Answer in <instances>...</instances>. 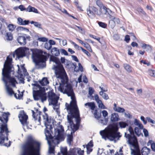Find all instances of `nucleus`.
Segmentation results:
<instances>
[{
    "instance_id": "nucleus-1",
    "label": "nucleus",
    "mask_w": 155,
    "mask_h": 155,
    "mask_svg": "<svg viewBox=\"0 0 155 155\" xmlns=\"http://www.w3.org/2000/svg\"><path fill=\"white\" fill-rule=\"evenodd\" d=\"M40 143L31 136H29L23 145V153L21 155H40Z\"/></svg>"
},
{
    "instance_id": "nucleus-2",
    "label": "nucleus",
    "mask_w": 155,
    "mask_h": 155,
    "mask_svg": "<svg viewBox=\"0 0 155 155\" xmlns=\"http://www.w3.org/2000/svg\"><path fill=\"white\" fill-rule=\"evenodd\" d=\"M116 131L114 130V127L112 125H110L107 128L103 130L100 131V134L102 138L105 140L107 139L112 141L115 139L117 140H119L122 135L120 133L118 132V128L117 125L115 126Z\"/></svg>"
},
{
    "instance_id": "nucleus-3",
    "label": "nucleus",
    "mask_w": 155,
    "mask_h": 155,
    "mask_svg": "<svg viewBox=\"0 0 155 155\" xmlns=\"http://www.w3.org/2000/svg\"><path fill=\"white\" fill-rule=\"evenodd\" d=\"M65 106L68 110H69L68 114L70 115H68L67 116L68 122L71 124L73 123L72 119L74 118L76 119V121L77 124L79 125L80 121V115L79 111L77 104L74 103L73 105L69 106L67 103L65 104Z\"/></svg>"
},
{
    "instance_id": "nucleus-4",
    "label": "nucleus",
    "mask_w": 155,
    "mask_h": 155,
    "mask_svg": "<svg viewBox=\"0 0 155 155\" xmlns=\"http://www.w3.org/2000/svg\"><path fill=\"white\" fill-rule=\"evenodd\" d=\"M53 61L57 64L53 68L55 71L56 77L57 78L60 79L61 83L64 84L68 81V77L63 66L59 59H57Z\"/></svg>"
},
{
    "instance_id": "nucleus-5",
    "label": "nucleus",
    "mask_w": 155,
    "mask_h": 155,
    "mask_svg": "<svg viewBox=\"0 0 155 155\" xmlns=\"http://www.w3.org/2000/svg\"><path fill=\"white\" fill-rule=\"evenodd\" d=\"M44 52L41 50H38L32 52V57L34 62L39 68H43L46 67V57L43 54ZM45 54V52H44Z\"/></svg>"
},
{
    "instance_id": "nucleus-6",
    "label": "nucleus",
    "mask_w": 155,
    "mask_h": 155,
    "mask_svg": "<svg viewBox=\"0 0 155 155\" xmlns=\"http://www.w3.org/2000/svg\"><path fill=\"white\" fill-rule=\"evenodd\" d=\"M68 82V81L65 83L64 84H63L61 83L63 85H64L65 84H66L64 86H59V88L60 91L64 94H67L68 97H71L72 101L71 102L70 104V105H69V106H72L73 105L74 103V102L76 104H77V103L72 87L70 84L67 83Z\"/></svg>"
},
{
    "instance_id": "nucleus-7",
    "label": "nucleus",
    "mask_w": 155,
    "mask_h": 155,
    "mask_svg": "<svg viewBox=\"0 0 155 155\" xmlns=\"http://www.w3.org/2000/svg\"><path fill=\"white\" fill-rule=\"evenodd\" d=\"M128 130L130 134L125 133L124 137L127 139V143L130 146L138 144L137 139L134 134V132L132 127L130 126Z\"/></svg>"
},
{
    "instance_id": "nucleus-8",
    "label": "nucleus",
    "mask_w": 155,
    "mask_h": 155,
    "mask_svg": "<svg viewBox=\"0 0 155 155\" xmlns=\"http://www.w3.org/2000/svg\"><path fill=\"white\" fill-rule=\"evenodd\" d=\"M13 70H8L4 71V68H3L2 70V80L3 81V79L6 78L9 80V83H11L13 86H15V82H17L14 77H12L10 75L11 72H12Z\"/></svg>"
},
{
    "instance_id": "nucleus-9",
    "label": "nucleus",
    "mask_w": 155,
    "mask_h": 155,
    "mask_svg": "<svg viewBox=\"0 0 155 155\" xmlns=\"http://www.w3.org/2000/svg\"><path fill=\"white\" fill-rule=\"evenodd\" d=\"M87 14L89 17L91 18H94L96 14L98 15H100L102 14L101 11L98 10L97 8L94 6H89V8L87 9Z\"/></svg>"
},
{
    "instance_id": "nucleus-10",
    "label": "nucleus",
    "mask_w": 155,
    "mask_h": 155,
    "mask_svg": "<svg viewBox=\"0 0 155 155\" xmlns=\"http://www.w3.org/2000/svg\"><path fill=\"white\" fill-rule=\"evenodd\" d=\"M48 128L46 127L45 130V134L46 136V139L48 141L49 145H51V142L52 143L55 144L53 137L51 135V133H52V129L53 128L50 129V127L48 126Z\"/></svg>"
},
{
    "instance_id": "nucleus-11",
    "label": "nucleus",
    "mask_w": 155,
    "mask_h": 155,
    "mask_svg": "<svg viewBox=\"0 0 155 155\" xmlns=\"http://www.w3.org/2000/svg\"><path fill=\"white\" fill-rule=\"evenodd\" d=\"M43 117L46 127L48 128L47 127L49 126L50 129L53 128L54 126L53 119L51 117L48 116L47 114L45 113V115H43Z\"/></svg>"
},
{
    "instance_id": "nucleus-12",
    "label": "nucleus",
    "mask_w": 155,
    "mask_h": 155,
    "mask_svg": "<svg viewBox=\"0 0 155 155\" xmlns=\"http://www.w3.org/2000/svg\"><path fill=\"white\" fill-rule=\"evenodd\" d=\"M18 117L20 122L23 125L27 124L28 116L26 114L23 110H21L20 111Z\"/></svg>"
},
{
    "instance_id": "nucleus-13",
    "label": "nucleus",
    "mask_w": 155,
    "mask_h": 155,
    "mask_svg": "<svg viewBox=\"0 0 155 155\" xmlns=\"http://www.w3.org/2000/svg\"><path fill=\"white\" fill-rule=\"evenodd\" d=\"M12 61V58L8 56L7 58V60L5 61L4 65V71L12 70L13 66L11 64Z\"/></svg>"
},
{
    "instance_id": "nucleus-14",
    "label": "nucleus",
    "mask_w": 155,
    "mask_h": 155,
    "mask_svg": "<svg viewBox=\"0 0 155 155\" xmlns=\"http://www.w3.org/2000/svg\"><path fill=\"white\" fill-rule=\"evenodd\" d=\"M13 56L15 57L16 55L18 58H22L26 55V53L25 50L23 48H19L15 50L13 54Z\"/></svg>"
},
{
    "instance_id": "nucleus-15",
    "label": "nucleus",
    "mask_w": 155,
    "mask_h": 155,
    "mask_svg": "<svg viewBox=\"0 0 155 155\" xmlns=\"http://www.w3.org/2000/svg\"><path fill=\"white\" fill-rule=\"evenodd\" d=\"M131 155H141L139 144L130 146Z\"/></svg>"
},
{
    "instance_id": "nucleus-16",
    "label": "nucleus",
    "mask_w": 155,
    "mask_h": 155,
    "mask_svg": "<svg viewBox=\"0 0 155 155\" xmlns=\"http://www.w3.org/2000/svg\"><path fill=\"white\" fill-rule=\"evenodd\" d=\"M35 97L36 98H38V100H34L35 101H38L39 100V97L41 98V101H45L47 100L46 94L45 92V90H43L36 94Z\"/></svg>"
},
{
    "instance_id": "nucleus-17",
    "label": "nucleus",
    "mask_w": 155,
    "mask_h": 155,
    "mask_svg": "<svg viewBox=\"0 0 155 155\" xmlns=\"http://www.w3.org/2000/svg\"><path fill=\"white\" fill-rule=\"evenodd\" d=\"M38 88H39V90H37L36 91L33 90V95L34 100H38V99L36 98V97L35 96V94L41 92L43 90H45V89L44 87H41L39 84H38L37 86L36 87Z\"/></svg>"
},
{
    "instance_id": "nucleus-18",
    "label": "nucleus",
    "mask_w": 155,
    "mask_h": 155,
    "mask_svg": "<svg viewBox=\"0 0 155 155\" xmlns=\"http://www.w3.org/2000/svg\"><path fill=\"white\" fill-rule=\"evenodd\" d=\"M3 81L5 83V86L6 87L7 91L8 94L11 95H12L13 94L14 92L13 91L12 88H10L8 85L7 81L5 80V79H3Z\"/></svg>"
},
{
    "instance_id": "nucleus-19",
    "label": "nucleus",
    "mask_w": 155,
    "mask_h": 155,
    "mask_svg": "<svg viewBox=\"0 0 155 155\" xmlns=\"http://www.w3.org/2000/svg\"><path fill=\"white\" fill-rule=\"evenodd\" d=\"M17 40L18 43L21 45H24L26 43V38L24 36H18L17 38Z\"/></svg>"
},
{
    "instance_id": "nucleus-20",
    "label": "nucleus",
    "mask_w": 155,
    "mask_h": 155,
    "mask_svg": "<svg viewBox=\"0 0 155 155\" xmlns=\"http://www.w3.org/2000/svg\"><path fill=\"white\" fill-rule=\"evenodd\" d=\"M29 21L28 20H23L21 18H18L17 19V23L19 25H26L28 24Z\"/></svg>"
},
{
    "instance_id": "nucleus-21",
    "label": "nucleus",
    "mask_w": 155,
    "mask_h": 155,
    "mask_svg": "<svg viewBox=\"0 0 155 155\" xmlns=\"http://www.w3.org/2000/svg\"><path fill=\"white\" fill-rule=\"evenodd\" d=\"M150 149L146 147H144L142 148L141 151L142 155H148L150 153Z\"/></svg>"
},
{
    "instance_id": "nucleus-22",
    "label": "nucleus",
    "mask_w": 155,
    "mask_h": 155,
    "mask_svg": "<svg viewBox=\"0 0 155 155\" xmlns=\"http://www.w3.org/2000/svg\"><path fill=\"white\" fill-rule=\"evenodd\" d=\"M58 97H57L50 100L51 102L50 103L51 105L53 106V108L54 110H55L56 107L58 106Z\"/></svg>"
},
{
    "instance_id": "nucleus-23",
    "label": "nucleus",
    "mask_w": 155,
    "mask_h": 155,
    "mask_svg": "<svg viewBox=\"0 0 155 155\" xmlns=\"http://www.w3.org/2000/svg\"><path fill=\"white\" fill-rule=\"evenodd\" d=\"M119 120V116L117 114L114 113L111 114L110 120L112 122L118 121Z\"/></svg>"
},
{
    "instance_id": "nucleus-24",
    "label": "nucleus",
    "mask_w": 155,
    "mask_h": 155,
    "mask_svg": "<svg viewBox=\"0 0 155 155\" xmlns=\"http://www.w3.org/2000/svg\"><path fill=\"white\" fill-rule=\"evenodd\" d=\"M39 82L42 86H45L49 83V82L47 78L45 77L43 78L41 80L39 81Z\"/></svg>"
},
{
    "instance_id": "nucleus-25",
    "label": "nucleus",
    "mask_w": 155,
    "mask_h": 155,
    "mask_svg": "<svg viewBox=\"0 0 155 155\" xmlns=\"http://www.w3.org/2000/svg\"><path fill=\"white\" fill-rule=\"evenodd\" d=\"M85 106H87L88 107L90 108V109L93 110H94L95 108V103L94 102H87L85 104Z\"/></svg>"
},
{
    "instance_id": "nucleus-26",
    "label": "nucleus",
    "mask_w": 155,
    "mask_h": 155,
    "mask_svg": "<svg viewBox=\"0 0 155 155\" xmlns=\"http://www.w3.org/2000/svg\"><path fill=\"white\" fill-rule=\"evenodd\" d=\"M51 52L53 55L56 56H58L60 54L59 51L57 48L54 47L52 48L51 50Z\"/></svg>"
},
{
    "instance_id": "nucleus-27",
    "label": "nucleus",
    "mask_w": 155,
    "mask_h": 155,
    "mask_svg": "<svg viewBox=\"0 0 155 155\" xmlns=\"http://www.w3.org/2000/svg\"><path fill=\"white\" fill-rule=\"evenodd\" d=\"M73 140V132H71V134L67 135V142L70 146Z\"/></svg>"
},
{
    "instance_id": "nucleus-28",
    "label": "nucleus",
    "mask_w": 155,
    "mask_h": 155,
    "mask_svg": "<svg viewBox=\"0 0 155 155\" xmlns=\"http://www.w3.org/2000/svg\"><path fill=\"white\" fill-rule=\"evenodd\" d=\"M48 97L50 100H51L57 97L56 96V94L53 92V91H51L48 92Z\"/></svg>"
},
{
    "instance_id": "nucleus-29",
    "label": "nucleus",
    "mask_w": 155,
    "mask_h": 155,
    "mask_svg": "<svg viewBox=\"0 0 155 155\" xmlns=\"http://www.w3.org/2000/svg\"><path fill=\"white\" fill-rule=\"evenodd\" d=\"M71 128L72 129L73 132V133H74L79 128V126L76 125L74 124L73 123L72 124H70Z\"/></svg>"
},
{
    "instance_id": "nucleus-30",
    "label": "nucleus",
    "mask_w": 155,
    "mask_h": 155,
    "mask_svg": "<svg viewBox=\"0 0 155 155\" xmlns=\"http://www.w3.org/2000/svg\"><path fill=\"white\" fill-rule=\"evenodd\" d=\"M31 24H33L35 27L38 28H39L42 29V28L41 27V25L39 22L34 21H31L30 22Z\"/></svg>"
},
{
    "instance_id": "nucleus-31",
    "label": "nucleus",
    "mask_w": 155,
    "mask_h": 155,
    "mask_svg": "<svg viewBox=\"0 0 155 155\" xmlns=\"http://www.w3.org/2000/svg\"><path fill=\"white\" fill-rule=\"evenodd\" d=\"M141 47L143 49H146V51H150L152 50V48L151 46L145 44H143Z\"/></svg>"
},
{
    "instance_id": "nucleus-32",
    "label": "nucleus",
    "mask_w": 155,
    "mask_h": 155,
    "mask_svg": "<svg viewBox=\"0 0 155 155\" xmlns=\"http://www.w3.org/2000/svg\"><path fill=\"white\" fill-rule=\"evenodd\" d=\"M63 138V135L62 134V133L58 132V134L57 136L55 137L54 140H59L60 139H62Z\"/></svg>"
},
{
    "instance_id": "nucleus-33",
    "label": "nucleus",
    "mask_w": 155,
    "mask_h": 155,
    "mask_svg": "<svg viewBox=\"0 0 155 155\" xmlns=\"http://www.w3.org/2000/svg\"><path fill=\"white\" fill-rule=\"evenodd\" d=\"M32 115V116L33 117L34 119L35 120H37L38 118V121L39 122H40L41 120V117H40V115H38V116H37L35 115V111L33 110H31Z\"/></svg>"
},
{
    "instance_id": "nucleus-34",
    "label": "nucleus",
    "mask_w": 155,
    "mask_h": 155,
    "mask_svg": "<svg viewBox=\"0 0 155 155\" xmlns=\"http://www.w3.org/2000/svg\"><path fill=\"white\" fill-rule=\"evenodd\" d=\"M1 130L0 131V134H2L4 131L5 130L6 131V134L8 132V128L6 125H2V127H1Z\"/></svg>"
},
{
    "instance_id": "nucleus-35",
    "label": "nucleus",
    "mask_w": 155,
    "mask_h": 155,
    "mask_svg": "<svg viewBox=\"0 0 155 155\" xmlns=\"http://www.w3.org/2000/svg\"><path fill=\"white\" fill-rule=\"evenodd\" d=\"M10 113L7 112V113H4L2 115V117L3 118L5 121L7 122L8 120V117L10 115Z\"/></svg>"
},
{
    "instance_id": "nucleus-36",
    "label": "nucleus",
    "mask_w": 155,
    "mask_h": 155,
    "mask_svg": "<svg viewBox=\"0 0 155 155\" xmlns=\"http://www.w3.org/2000/svg\"><path fill=\"white\" fill-rule=\"evenodd\" d=\"M119 124L121 128H124L128 126V124L127 123L123 121L119 122Z\"/></svg>"
},
{
    "instance_id": "nucleus-37",
    "label": "nucleus",
    "mask_w": 155,
    "mask_h": 155,
    "mask_svg": "<svg viewBox=\"0 0 155 155\" xmlns=\"http://www.w3.org/2000/svg\"><path fill=\"white\" fill-rule=\"evenodd\" d=\"M94 114L95 117L98 120L100 118L101 116V113H98L97 110V109H95L94 110Z\"/></svg>"
},
{
    "instance_id": "nucleus-38",
    "label": "nucleus",
    "mask_w": 155,
    "mask_h": 155,
    "mask_svg": "<svg viewBox=\"0 0 155 155\" xmlns=\"http://www.w3.org/2000/svg\"><path fill=\"white\" fill-rule=\"evenodd\" d=\"M108 26L112 29H113L115 27V24L113 20H110L109 21Z\"/></svg>"
},
{
    "instance_id": "nucleus-39",
    "label": "nucleus",
    "mask_w": 155,
    "mask_h": 155,
    "mask_svg": "<svg viewBox=\"0 0 155 155\" xmlns=\"http://www.w3.org/2000/svg\"><path fill=\"white\" fill-rule=\"evenodd\" d=\"M134 131L135 134L138 136L140 135L141 134H143L141 133V130L137 127H136L134 129Z\"/></svg>"
},
{
    "instance_id": "nucleus-40",
    "label": "nucleus",
    "mask_w": 155,
    "mask_h": 155,
    "mask_svg": "<svg viewBox=\"0 0 155 155\" xmlns=\"http://www.w3.org/2000/svg\"><path fill=\"white\" fill-rule=\"evenodd\" d=\"M6 37L8 40L11 41L12 40L13 36L11 33L7 32L6 35Z\"/></svg>"
},
{
    "instance_id": "nucleus-41",
    "label": "nucleus",
    "mask_w": 155,
    "mask_h": 155,
    "mask_svg": "<svg viewBox=\"0 0 155 155\" xmlns=\"http://www.w3.org/2000/svg\"><path fill=\"white\" fill-rule=\"evenodd\" d=\"M18 70L17 73L18 74V77L20 79H23L24 78V76L22 74H21V71L20 70V68L19 66L18 65Z\"/></svg>"
},
{
    "instance_id": "nucleus-42",
    "label": "nucleus",
    "mask_w": 155,
    "mask_h": 155,
    "mask_svg": "<svg viewBox=\"0 0 155 155\" xmlns=\"http://www.w3.org/2000/svg\"><path fill=\"white\" fill-rule=\"evenodd\" d=\"M96 102L97 103L98 107L99 108H101V109H104L105 108L104 107V106L102 102V101L100 100H99L97 101Z\"/></svg>"
},
{
    "instance_id": "nucleus-43",
    "label": "nucleus",
    "mask_w": 155,
    "mask_h": 155,
    "mask_svg": "<svg viewBox=\"0 0 155 155\" xmlns=\"http://www.w3.org/2000/svg\"><path fill=\"white\" fill-rule=\"evenodd\" d=\"M124 67L125 69L127 71L130 72L132 71L131 67L127 64H124Z\"/></svg>"
},
{
    "instance_id": "nucleus-44",
    "label": "nucleus",
    "mask_w": 155,
    "mask_h": 155,
    "mask_svg": "<svg viewBox=\"0 0 155 155\" xmlns=\"http://www.w3.org/2000/svg\"><path fill=\"white\" fill-rule=\"evenodd\" d=\"M97 5L100 8V10L101 11V9L104 6L102 3L99 0H97L96 1Z\"/></svg>"
},
{
    "instance_id": "nucleus-45",
    "label": "nucleus",
    "mask_w": 155,
    "mask_h": 155,
    "mask_svg": "<svg viewBox=\"0 0 155 155\" xmlns=\"http://www.w3.org/2000/svg\"><path fill=\"white\" fill-rule=\"evenodd\" d=\"M89 51H92V50L91 49V47L89 45L87 42L84 43L83 45Z\"/></svg>"
},
{
    "instance_id": "nucleus-46",
    "label": "nucleus",
    "mask_w": 155,
    "mask_h": 155,
    "mask_svg": "<svg viewBox=\"0 0 155 155\" xmlns=\"http://www.w3.org/2000/svg\"><path fill=\"white\" fill-rule=\"evenodd\" d=\"M115 111L119 113H123L125 111V109L122 107H117V109H116Z\"/></svg>"
},
{
    "instance_id": "nucleus-47",
    "label": "nucleus",
    "mask_w": 155,
    "mask_h": 155,
    "mask_svg": "<svg viewBox=\"0 0 155 155\" xmlns=\"http://www.w3.org/2000/svg\"><path fill=\"white\" fill-rule=\"evenodd\" d=\"M98 24L100 27L103 28H106L107 27V24L102 22L99 21Z\"/></svg>"
},
{
    "instance_id": "nucleus-48",
    "label": "nucleus",
    "mask_w": 155,
    "mask_h": 155,
    "mask_svg": "<svg viewBox=\"0 0 155 155\" xmlns=\"http://www.w3.org/2000/svg\"><path fill=\"white\" fill-rule=\"evenodd\" d=\"M37 40L40 41L45 42L47 41L48 40V39L45 37H41L38 38Z\"/></svg>"
},
{
    "instance_id": "nucleus-49",
    "label": "nucleus",
    "mask_w": 155,
    "mask_h": 155,
    "mask_svg": "<svg viewBox=\"0 0 155 155\" xmlns=\"http://www.w3.org/2000/svg\"><path fill=\"white\" fill-rule=\"evenodd\" d=\"M51 143L50 145L48 150V152L50 154L54 153V147H51Z\"/></svg>"
},
{
    "instance_id": "nucleus-50",
    "label": "nucleus",
    "mask_w": 155,
    "mask_h": 155,
    "mask_svg": "<svg viewBox=\"0 0 155 155\" xmlns=\"http://www.w3.org/2000/svg\"><path fill=\"white\" fill-rule=\"evenodd\" d=\"M45 48L48 50H50L52 48V46L46 42L45 44Z\"/></svg>"
},
{
    "instance_id": "nucleus-51",
    "label": "nucleus",
    "mask_w": 155,
    "mask_h": 155,
    "mask_svg": "<svg viewBox=\"0 0 155 155\" xmlns=\"http://www.w3.org/2000/svg\"><path fill=\"white\" fill-rule=\"evenodd\" d=\"M93 146V142L91 141H90L87 144V145H86V148H87V150H88L89 149V147H92Z\"/></svg>"
},
{
    "instance_id": "nucleus-52",
    "label": "nucleus",
    "mask_w": 155,
    "mask_h": 155,
    "mask_svg": "<svg viewBox=\"0 0 155 155\" xmlns=\"http://www.w3.org/2000/svg\"><path fill=\"white\" fill-rule=\"evenodd\" d=\"M74 3L75 4L76 6L78 9L82 11H83V10L81 9V7L79 6L78 5V0H75L74 2Z\"/></svg>"
},
{
    "instance_id": "nucleus-53",
    "label": "nucleus",
    "mask_w": 155,
    "mask_h": 155,
    "mask_svg": "<svg viewBox=\"0 0 155 155\" xmlns=\"http://www.w3.org/2000/svg\"><path fill=\"white\" fill-rule=\"evenodd\" d=\"M60 51L61 54H63L67 56L68 55V53L67 51L64 49H60Z\"/></svg>"
},
{
    "instance_id": "nucleus-54",
    "label": "nucleus",
    "mask_w": 155,
    "mask_h": 155,
    "mask_svg": "<svg viewBox=\"0 0 155 155\" xmlns=\"http://www.w3.org/2000/svg\"><path fill=\"white\" fill-rule=\"evenodd\" d=\"M80 48L82 50V51L85 54L88 56H90L91 55L90 53L84 49L82 47H80Z\"/></svg>"
},
{
    "instance_id": "nucleus-55",
    "label": "nucleus",
    "mask_w": 155,
    "mask_h": 155,
    "mask_svg": "<svg viewBox=\"0 0 155 155\" xmlns=\"http://www.w3.org/2000/svg\"><path fill=\"white\" fill-rule=\"evenodd\" d=\"M61 153L64 154L65 153H67V149L66 147L62 148L61 149Z\"/></svg>"
},
{
    "instance_id": "nucleus-56",
    "label": "nucleus",
    "mask_w": 155,
    "mask_h": 155,
    "mask_svg": "<svg viewBox=\"0 0 155 155\" xmlns=\"http://www.w3.org/2000/svg\"><path fill=\"white\" fill-rule=\"evenodd\" d=\"M94 91L93 88L92 87H89V94L91 96L94 93Z\"/></svg>"
},
{
    "instance_id": "nucleus-57",
    "label": "nucleus",
    "mask_w": 155,
    "mask_h": 155,
    "mask_svg": "<svg viewBox=\"0 0 155 155\" xmlns=\"http://www.w3.org/2000/svg\"><path fill=\"white\" fill-rule=\"evenodd\" d=\"M100 95L105 100H107L109 99L108 96L107 94L103 93L102 94Z\"/></svg>"
},
{
    "instance_id": "nucleus-58",
    "label": "nucleus",
    "mask_w": 155,
    "mask_h": 155,
    "mask_svg": "<svg viewBox=\"0 0 155 155\" xmlns=\"http://www.w3.org/2000/svg\"><path fill=\"white\" fill-rule=\"evenodd\" d=\"M57 132L62 133L64 131L63 127L62 125H60L59 127V128L57 129Z\"/></svg>"
},
{
    "instance_id": "nucleus-59",
    "label": "nucleus",
    "mask_w": 155,
    "mask_h": 155,
    "mask_svg": "<svg viewBox=\"0 0 155 155\" xmlns=\"http://www.w3.org/2000/svg\"><path fill=\"white\" fill-rule=\"evenodd\" d=\"M8 30L10 31H12L14 29V25L13 24H9L8 26Z\"/></svg>"
},
{
    "instance_id": "nucleus-60",
    "label": "nucleus",
    "mask_w": 155,
    "mask_h": 155,
    "mask_svg": "<svg viewBox=\"0 0 155 155\" xmlns=\"http://www.w3.org/2000/svg\"><path fill=\"white\" fill-rule=\"evenodd\" d=\"M143 131L144 133V136L145 137H147L149 136V133L148 130L145 128H143Z\"/></svg>"
},
{
    "instance_id": "nucleus-61",
    "label": "nucleus",
    "mask_w": 155,
    "mask_h": 155,
    "mask_svg": "<svg viewBox=\"0 0 155 155\" xmlns=\"http://www.w3.org/2000/svg\"><path fill=\"white\" fill-rule=\"evenodd\" d=\"M149 74L150 76L155 77V71L153 70L150 71Z\"/></svg>"
},
{
    "instance_id": "nucleus-62",
    "label": "nucleus",
    "mask_w": 155,
    "mask_h": 155,
    "mask_svg": "<svg viewBox=\"0 0 155 155\" xmlns=\"http://www.w3.org/2000/svg\"><path fill=\"white\" fill-rule=\"evenodd\" d=\"M103 9V12L105 15H107V10L108 8H107L105 6H103L102 8Z\"/></svg>"
},
{
    "instance_id": "nucleus-63",
    "label": "nucleus",
    "mask_w": 155,
    "mask_h": 155,
    "mask_svg": "<svg viewBox=\"0 0 155 155\" xmlns=\"http://www.w3.org/2000/svg\"><path fill=\"white\" fill-rule=\"evenodd\" d=\"M33 7L31 6L30 5H29L28 8H26V12H31L32 11V8Z\"/></svg>"
},
{
    "instance_id": "nucleus-64",
    "label": "nucleus",
    "mask_w": 155,
    "mask_h": 155,
    "mask_svg": "<svg viewBox=\"0 0 155 155\" xmlns=\"http://www.w3.org/2000/svg\"><path fill=\"white\" fill-rule=\"evenodd\" d=\"M77 153L80 155H83L84 153V150H81L80 148L78 149Z\"/></svg>"
}]
</instances>
